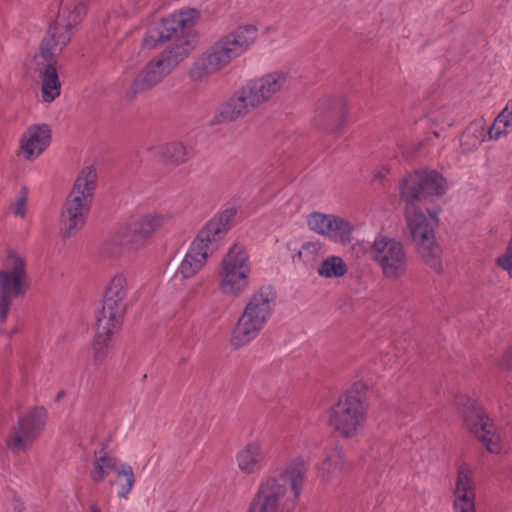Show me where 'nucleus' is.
<instances>
[{
  "label": "nucleus",
  "instance_id": "36",
  "mask_svg": "<svg viewBox=\"0 0 512 512\" xmlns=\"http://www.w3.org/2000/svg\"><path fill=\"white\" fill-rule=\"evenodd\" d=\"M497 266L505 271L508 274L512 275V248L508 245L506 252L497 258Z\"/></svg>",
  "mask_w": 512,
  "mask_h": 512
},
{
  "label": "nucleus",
  "instance_id": "23",
  "mask_svg": "<svg viewBox=\"0 0 512 512\" xmlns=\"http://www.w3.org/2000/svg\"><path fill=\"white\" fill-rule=\"evenodd\" d=\"M286 82L287 74L282 71H275L254 79L248 82V84L261 106L279 93Z\"/></svg>",
  "mask_w": 512,
  "mask_h": 512
},
{
  "label": "nucleus",
  "instance_id": "26",
  "mask_svg": "<svg viewBox=\"0 0 512 512\" xmlns=\"http://www.w3.org/2000/svg\"><path fill=\"white\" fill-rule=\"evenodd\" d=\"M328 229L326 239L341 245L351 243L354 225L348 219L331 213Z\"/></svg>",
  "mask_w": 512,
  "mask_h": 512
},
{
  "label": "nucleus",
  "instance_id": "7",
  "mask_svg": "<svg viewBox=\"0 0 512 512\" xmlns=\"http://www.w3.org/2000/svg\"><path fill=\"white\" fill-rule=\"evenodd\" d=\"M367 412L365 386L356 383L328 410V424L341 436L353 438L362 432Z\"/></svg>",
  "mask_w": 512,
  "mask_h": 512
},
{
  "label": "nucleus",
  "instance_id": "39",
  "mask_svg": "<svg viewBox=\"0 0 512 512\" xmlns=\"http://www.w3.org/2000/svg\"><path fill=\"white\" fill-rule=\"evenodd\" d=\"M508 357L509 356L504 357L503 360L500 362V366H501L502 369L508 370L510 368Z\"/></svg>",
  "mask_w": 512,
  "mask_h": 512
},
{
  "label": "nucleus",
  "instance_id": "31",
  "mask_svg": "<svg viewBox=\"0 0 512 512\" xmlns=\"http://www.w3.org/2000/svg\"><path fill=\"white\" fill-rule=\"evenodd\" d=\"M512 129V111L506 106L494 120L488 131L489 139L497 140L510 133Z\"/></svg>",
  "mask_w": 512,
  "mask_h": 512
},
{
  "label": "nucleus",
  "instance_id": "22",
  "mask_svg": "<svg viewBox=\"0 0 512 512\" xmlns=\"http://www.w3.org/2000/svg\"><path fill=\"white\" fill-rule=\"evenodd\" d=\"M168 217L161 212L150 211L134 216L129 230L137 241L146 243L167 223Z\"/></svg>",
  "mask_w": 512,
  "mask_h": 512
},
{
  "label": "nucleus",
  "instance_id": "34",
  "mask_svg": "<svg viewBox=\"0 0 512 512\" xmlns=\"http://www.w3.org/2000/svg\"><path fill=\"white\" fill-rule=\"evenodd\" d=\"M171 39L170 34L161 26V22L149 29L143 39V46L147 49H153L164 41Z\"/></svg>",
  "mask_w": 512,
  "mask_h": 512
},
{
  "label": "nucleus",
  "instance_id": "18",
  "mask_svg": "<svg viewBox=\"0 0 512 512\" xmlns=\"http://www.w3.org/2000/svg\"><path fill=\"white\" fill-rule=\"evenodd\" d=\"M453 496V512H477L474 470L466 462L457 466Z\"/></svg>",
  "mask_w": 512,
  "mask_h": 512
},
{
  "label": "nucleus",
  "instance_id": "42",
  "mask_svg": "<svg viewBox=\"0 0 512 512\" xmlns=\"http://www.w3.org/2000/svg\"><path fill=\"white\" fill-rule=\"evenodd\" d=\"M63 396H64V392H60V393L58 394V396H57V399L59 400V399H60L61 397H63Z\"/></svg>",
  "mask_w": 512,
  "mask_h": 512
},
{
  "label": "nucleus",
  "instance_id": "11",
  "mask_svg": "<svg viewBox=\"0 0 512 512\" xmlns=\"http://www.w3.org/2000/svg\"><path fill=\"white\" fill-rule=\"evenodd\" d=\"M458 414L462 427L473 434L488 452L498 454L503 448V435L490 419L484 408L468 396L457 399Z\"/></svg>",
  "mask_w": 512,
  "mask_h": 512
},
{
  "label": "nucleus",
  "instance_id": "40",
  "mask_svg": "<svg viewBox=\"0 0 512 512\" xmlns=\"http://www.w3.org/2000/svg\"><path fill=\"white\" fill-rule=\"evenodd\" d=\"M124 483H125V479L123 477H119L117 475V482H116V484L118 486V491H117L118 494H119V491L121 490V484H124Z\"/></svg>",
  "mask_w": 512,
  "mask_h": 512
},
{
  "label": "nucleus",
  "instance_id": "3",
  "mask_svg": "<svg viewBox=\"0 0 512 512\" xmlns=\"http://www.w3.org/2000/svg\"><path fill=\"white\" fill-rule=\"evenodd\" d=\"M129 281L127 274L117 272L108 280L101 310L96 315V333L93 340V357L102 362L111 348V338L123 323L127 308Z\"/></svg>",
  "mask_w": 512,
  "mask_h": 512
},
{
  "label": "nucleus",
  "instance_id": "1",
  "mask_svg": "<svg viewBox=\"0 0 512 512\" xmlns=\"http://www.w3.org/2000/svg\"><path fill=\"white\" fill-rule=\"evenodd\" d=\"M85 12V0H59L57 16L49 24L39 51L26 60L27 69L40 73L41 95L45 103L53 102L61 94L56 58L72 41Z\"/></svg>",
  "mask_w": 512,
  "mask_h": 512
},
{
  "label": "nucleus",
  "instance_id": "24",
  "mask_svg": "<svg viewBox=\"0 0 512 512\" xmlns=\"http://www.w3.org/2000/svg\"><path fill=\"white\" fill-rule=\"evenodd\" d=\"M198 12L195 9H181L162 19L161 26L170 37L189 35L196 23Z\"/></svg>",
  "mask_w": 512,
  "mask_h": 512
},
{
  "label": "nucleus",
  "instance_id": "4",
  "mask_svg": "<svg viewBox=\"0 0 512 512\" xmlns=\"http://www.w3.org/2000/svg\"><path fill=\"white\" fill-rule=\"evenodd\" d=\"M257 37L258 30L254 25L241 26L226 34L196 59L190 77L199 80L220 71L247 51Z\"/></svg>",
  "mask_w": 512,
  "mask_h": 512
},
{
  "label": "nucleus",
  "instance_id": "32",
  "mask_svg": "<svg viewBox=\"0 0 512 512\" xmlns=\"http://www.w3.org/2000/svg\"><path fill=\"white\" fill-rule=\"evenodd\" d=\"M323 253L324 245L320 241L305 242L293 256V261L309 265L314 263Z\"/></svg>",
  "mask_w": 512,
  "mask_h": 512
},
{
  "label": "nucleus",
  "instance_id": "12",
  "mask_svg": "<svg viewBox=\"0 0 512 512\" xmlns=\"http://www.w3.org/2000/svg\"><path fill=\"white\" fill-rule=\"evenodd\" d=\"M449 189L447 180L436 170H417L405 176L399 184L401 199L406 204L433 201Z\"/></svg>",
  "mask_w": 512,
  "mask_h": 512
},
{
  "label": "nucleus",
  "instance_id": "28",
  "mask_svg": "<svg viewBox=\"0 0 512 512\" xmlns=\"http://www.w3.org/2000/svg\"><path fill=\"white\" fill-rule=\"evenodd\" d=\"M346 462L343 450L337 446L333 447L326 453L324 459L320 463L318 467V474L323 480L327 481L333 475L340 472L345 467Z\"/></svg>",
  "mask_w": 512,
  "mask_h": 512
},
{
  "label": "nucleus",
  "instance_id": "27",
  "mask_svg": "<svg viewBox=\"0 0 512 512\" xmlns=\"http://www.w3.org/2000/svg\"><path fill=\"white\" fill-rule=\"evenodd\" d=\"M487 124L484 119L472 122L461 137V146L464 152L477 149L487 138Z\"/></svg>",
  "mask_w": 512,
  "mask_h": 512
},
{
  "label": "nucleus",
  "instance_id": "35",
  "mask_svg": "<svg viewBox=\"0 0 512 512\" xmlns=\"http://www.w3.org/2000/svg\"><path fill=\"white\" fill-rule=\"evenodd\" d=\"M29 190L22 187L17 193L14 202L11 205V212L14 216L25 218L28 211Z\"/></svg>",
  "mask_w": 512,
  "mask_h": 512
},
{
  "label": "nucleus",
  "instance_id": "15",
  "mask_svg": "<svg viewBox=\"0 0 512 512\" xmlns=\"http://www.w3.org/2000/svg\"><path fill=\"white\" fill-rule=\"evenodd\" d=\"M236 213L233 207L216 213L199 230L191 244L212 256L223 244Z\"/></svg>",
  "mask_w": 512,
  "mask_h": 512
},
{
  "label": "nucleus",
  "instance_id": "19",
  "mask_svg": "<svg viewBox=\"0 0 512 512\" xmlns=\"http://www.w3.org/2000/svg\"><path fill=\"white\" fill-rule=\"evenodd\" d=\"M52 131L47 124H33L25 129L19 138V152L22 158L32 162L49 147Z\"/></svg>",
  "mask_w": 512,
  "mask_h": 512
},
{
  "label": "nucleus",
  "instance_id": "16",
  "mask_svg": "<svg viewBox=\"0 0 512 512\" xmlns=\"http://www.w3.org/2000/svg\"><path fill=\"white\" fill-rule=\"evenodd\" d=\"M24 258L10 251L0 270V297H20L28 288Z\"/></svg>",
  "mask_w": 512,
  "mask_h": 512
},
{
  "label": "nucleus",
  "instance_id": "14",
  "mask_svg": "<svg viewBox=\"0 0 512 512\" xmlns=\"http://www.w3.org/2000/svg\"><path fill=\"white\" fill-rule=\"evenodd\" d=\"M47 422V411L34 407L19 417L6 439V447L13 453L26 451L42 433Z\"/></svg>",
  "mask_w": 512,
  "mask_h": 512
},
{
  "label": "nucleus",
  "instance_id": "13",
  "mask_svg": "<svg viewBox=\"0 0 512 512\" xmlns=\"http://www.w3.org/2000/svg\"><path fill=\"white\" fill-rule=\"evenodd\" d=\"M370 257L388 280L396 281L407 274L408 256L403 244L395 238L377 235L370 246Z\"/></svg>",
  "mask_w": 512,
  "mask_h": 512
},
{
  "label": "nucleus",
  "instance_id": "20",
  "mask_svg": "<svg viewBox=\"0 0 512 512\" xmlns=\"http://www.w3.org/2000/svg\"><path fill=\"white\" fill-rule=\"evenodd\" d=\"M259 106L255 94L247 83L220 108L218 120L221 122L236 120Z\"/></svg>",
  "mask_w": 512,
  "mask_h": 512
},
{
  "label": "nucleus",
  "instance_id": "25",
  "mask_svg": "<svg viewBox=\"0 0 512 512\" xmlns=\"http://www.w3.org/2000/svg\"><path fill=\"white\" fill-rule=\"evenodd\" d=\"M210 257L206 252L190 244L177 268V273L183 279H192L204 269Z\"/></svg>",
  "mask_w": 512,
  "mask_h": 512
},
{
  "label": "nucleus",
  "instance_id": "37",
  "mask_svg": "<svg viewBox=\"0 0 512 512\" xmlns=\"http://www.w3.org/2000/svg\"><path fill=\"white\" fill-rule=\"evenodd\" d=\"M390 173V167L387 164H381L373 171L372 180L380 181L385 179Z\"/></svg>",
  "mask_w": 512,
  "mask_h": 512
},
{
  "label": "nucleus",
  "instance_id": "9",
  "mask_svg": "<svg viewBox=\"0 0 512 512\" xmlns=\"http://www.w3.org/2000/svg\"><path fill=\"white\" fill-rule=\"evenodd\" d=\"M193 49L192 41L185 40L151 59L134 79L125 97L132 100L161 83L190 55Z\"/></svg>",
  "mask_w": 512,
  "mask_h": 512
},
{
  "label": "nucleus",
  "instance_id": "8",
  "mask_svg": "<svg viewBox=\"0 0 512 512\" xmlns=\"http://www.w3.org/2000/svg\"><path fill=\"white\" fill-rule=\"evenodd\" d=\"M275 308V296L268 290L254 293L245 304L231 335V345L241 348L255 340L268 324Z\"/></svg>",
  "mask_w": 512,
  "mask_h": 512
},
{
  "label": "nucleus",
  "instance_id": "6",
  "mask_svg": "<svg viewBox=\"0 0 512 512\" xmlns=\"http://www.w3.org/2000/svg\"><path fill=\"white\" fill-rule=\"evenodd\" d=\"M405 219L411 239L423 261L434 271L443 270L442 249L436 241L438 213L421 209L418 204H406Z\"/></svg>",
  "mask_w": 512,
  "mask_h": 512
},
{
  "label": "nucleus",
  "instance_id": "41",
  "mask_svg": "<svg viewBox=\"0 0 512 512\" xmlns=\"http://www.w3.org/2000/svg\"><path fill=\"white\" fill-rule=\"evenodd\" d=\"M91 512H102V509L97 505H93L91 506Z\"/></svg>",
  "mask_w": 512,
  "mask_h": 512
},
{
  "label": "nucleus",
  "instance_id": "30",
  "mask_svg": "<svg viewBox=\"0 0 512 512\" xmlns=\"http://www.w3.org/2000/svg\"><path fill=\"white\" fill-rule=\"evenodd\" d=\"M348 272V265L344 259L337 255L326 257L318 266L317 273L325 279L343 278Z\"/></svg>",
  "mask_w": 512,
  "mask_h": 512
},
{
  "label": "nucleus",
  "instance_id": "2",
  "mask_svg": "<svg viewBox=\"0 0 512 512\" xmlns=\"http://www.w3.org/2000/svg\"><path fill=\"white\" fill-rule=\"evenodd\" d=\"M308 466V459L303 454H297L277 475L265 476L247 512H287L293 508L303 493Z\"/></svg>",
  "mask_w": 512,
  "mask_h": 512
},
{
  "label": "nucleus",
  "instance_id": "5",
  "mask_svg": "<svg viewBox=\"0 0 512 512\" xmlns=\"http://www.w3.org/2000/svg\"><path fill=\"white\" fill-rule=\"evenodd\" d=\"M97 171L92 165L83 167L69 192L61 212V231L70 238L86 224L96 189Z\"/></svg>",
  "mask_w": 512,
  "mask_h": 512
},
{
  "label": "nucleus",
  "instance_id": "29",
  "mask_svg": "<svg viewBox=\"0 0 512 512\" xmlns=\"http://www.w3.org/2000/svg\"><path fill=\"white\" fill-rule=\"evenodd\" d=\"M148 151L163 161L172 163H182L186 161L188 157L187 148L180 141H172L158 146H152L148 148Z\"/></svg>",
  "mask_w": 512,
  "mask_h": 512
},
{
  "label": "nucleus",
  "instance_id": "33",
  "mask_svg": "<svg viewBox=\"0 0 512 512\" xmlns=\"http://www.w3.org/2000/svg\"><path fill=\"white\" fill-rule=\"evenodd\" d=\"M331 213L312 212L307 216L308 228L314 233L326 238Z\"/></svg>",
  "mask_w": 512,
  "mask_h": 512
},
{
  "label": "nucleus",
  "instance_id": "17",
  "mask_svg": "<svg viewBox=\"0 0 512 512\" xmlns=\"http://www.w3.org/2000/svg\"><path fill=\"white\" fill-rule=\"evenodd\" d=\"M110 471L115 472L116 475L125 479V483L121 484V490L119 491V497L125 498L135 483L132 467L112 457L104 450L95 452L90 472L92 480L102 482Z\"/></svg>",
  "mask_w": 512,
  "mask_h": 512
},
{
  "label": "nucleus",
  "instance_id": "38",
  "mask_svg": "<svg viewBox=\"0 0 512 512\" xmlns=\"http://www.w3.org/2000/svg\"><path fill=\"white\" fill-rule=\"evenodd\" d=\"M10 309V298L0 297V321L6 320Z\"/></svg>",
  "mask_w": 512,
  "mask_h": 512
},
{
  "label": "nucleus",
  "instance_id": "21",
  "mask_svg": "<svg viewBox=\"0 0 512 512\" xmlns=\"http://www.w3.org/2000/svg\"><path fill=\"white\" fill-rule=\"evenodd\" d=\"M265 462V451L262 441L251 440L243 444L235 453L237 470L245 475L258 474Z\"/></svg>",
  "mask_w": 512,
  "mask_h": 512
},
{
  "label": "nucleus",
  "instance_id": "10",
  "mask_svg": "<svg viewBox=\"0 0 512 512\" xmlns=\"http://www.w3.org/2000/svg\"><path fill=\"white\" fill-rule=\"evenodd\" d=\"M252 262L247 247L232 244L221 258L218 269V288L227 297L237 298L251 286Z\"/></svg>",
  "mask_w": 512,
  "mask_h": 512
}]
</instances>
